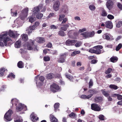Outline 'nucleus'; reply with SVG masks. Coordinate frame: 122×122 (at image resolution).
Wrapping results in <instances>:
<instances>
[{"instance_id": "nucleus-1", "label": "nucleus", "mask_w": 122, "mask_h": 122, "mask_svg": "<svg viewBox=\"0 0 122 122\" xmlns=\"http://www.w3.org/2000/svg\"><path fill=\"white\" fill-rule=\"evenodd\" d=\"M8 34L10 36L13 38L16 37L19 35L17 32L13 31L10 30L8 33L7 32H3L0 35V46L3 47L4 45L6 46L11 43L12 41L8 36Z\"/></svg>"}, {"instance_id": "nucleus-2", "label": "nucleus", "mask_w": 122, "mask_h": 122, "mask_svg": "<svg viewBox=\"0 0 122 122\" xmlns=\"http://www.w3.org/2000/svg\"><path fill=\"white\" fill-rule=\"evenodd\" d=\"M28 11V8L27 7L26 8L21 11L20 17L18 18L14 21V23L16 25L15 27H18V26L22 25L23 23L22 20L27 16Z\"/></svg>"}, {"instance_id": "nucleus-3", "label": "nucleus", "mask_w": 122, "mask_h": 122, "mask_svg": "<svg viewBox=\"0 0 122 122\" xmlns=\"http://www.w3.org/2000/svg\"><path fill=\"white\" fill-rule=\"evenodd\" d=\"M11 102L13 106L14 105L15 106L17 105L16 108V110L17 112L20 111L22 109L24 111H25L27 109L26 106L19 103L18 100L15 98L12 99Z\"/></svg>"}, {"instance_id": "nucleus-4", "label": "nucleus", "mask_w": 122, "mask_h": 122, "mask_svg": "<svg viewBox=\"0 0 122 122\" xmlns=\"http://www.w3.org/2000/svg\"><path fill=\"white\" fill-rule=\"evenodd\" d=\"M43 6L42 4H41L39 5L38 6L36 7L33 8L32 11L34 15L40 13L41 10V12H44L45 11L46 8L45 6L43 7Z\"/></svg>"}, {"instance_id": "nucleus-5", "label": "nucleus", "mask_w": 122, "mask_h": 122, "mask_svg": "<svg viewBox=\"0 0 122 122\" xmlns=\"http://www.w3.org/2000/svg\"><path fill=\"white\" fill-rule=\"evenodd\" d=\"M13 113L12 110L9 109L4 115V119L6 122L10 121L11 120V115Z\"/></svg>"}, {"instance_id": "nucleus-6", "label": "nucleus", "mask_w": 122, "mask_h": 122, "mask_svg": "<svg viewBox=\"0 0 122 122\" xmlns=\"http://www.w3.org/2000/svg\"><path fill=\"white\" fill-rule=\"evenodd\" d=\"M29 41L30 43L27 45L28 49L29 50H33L34 51H38L37 49V47L34 45V41L32 40H30Z\"/></svg>"}, {"instance_id": "nucleus-7", "label": "nucleus", "mask_w": 122, "mask_h": 122, "mask_svg": "<svg viewBox=\"0 0 122 122\" xmlns=\"http://www.w3.org/2000/svg\"><path fill=\"white\" fill-rule=\"evenodd\" d=\"M39 78V75L35 77V80L36 81V83L37 86H40L42 85L43 81L44 80V77L42 76H40L39 78V80L38 79Z\"/></svg>"}, {"instance_id": "nucleus-8", "label": "nucleus", "mask_w": 122, "mask_h": 122, "mask_svg": "<svg viewBox=\"0 0 122 122\" xmlns=\"http://www.w3.org/2000/svg\"><path fill=\"white\" fill-rule=\"evenodd\" d=\"M50 88L51 91L54 92L60 90V88L58 85L54 83L51 85Z\"/></svg>"}, {"instance_id": "nucleus-9", "label": "nucleus", "mask_w": 122, "mask_h": 122, "mask_svg": "<svg viewBox=\"0 0 122 122\" xmlns=\"http://www.w3.org/2000/svg\"><path fill=\"white\" fill-rule=\"evenodd\" d=\"M67 55V53H65L60 54V58L58 59V61L59 62L63 63L65 61V58Z\"/></svg>"}, {"instance_id": "nucleus-10", "label": "nucleus", "mask_w": 122, "mask_h": 122, "mask_svg": "<svg viewBox=\"0 0 122 122\" xmlns=\"http://www.w3.org/2000/svg\"><path fill=\"white\" fill-rule=\"evenodd\" d=\"M103 38L107 40L112 41L114 38L113 36L110 34L109 33H106L103 36Z\"/></svg>"}, {"instance_id": "nucleus-11", "label": "nucleus", "mask_w": 122, "mask_h": 122, "mask_svg": "<svg viewBox=\"0 0 122 122\" xmlns=\"http://www.w3.org/2000/svg\"><path fill=\"white\" fill-rule=\"evenodd\" d=\"M95 51V53L99 54L101 53V49L103 48L102 46L101 45H98L94 47Z\"/></svg>"}, {"instance_id": "nucleus-12", "label": "nucleus", "mask_w": 122, "mask_h": 122, "mask_svg": "<svg viewBox=\"0 0 122 122\" xmlns=\"http://www.w3.org/2000/svg\"><path fill=\"white\" fill-rule=\"evenodd\" d=\"M92 109L95 111H99L101 110V108L97 104L93 103L91 105Z\"/></svg>"}, {"instance_id": "nucleus-13", "label": "nucleus", "mask_w": 122, "mask_h": 122, "mask_svg": "<svg viewBox=\"0 0 122 122\" xmlns=\"http://www.w3.org/2000/svg\"><path fill=\"white\" fill-rule=\"evenodd\" d=\"M60 4L58 1H55L53 5V8L54 9L55 11L58 10L59 9Z\"/></svg>"}, {"instance_id": "nucleus-14", "label": "nucleus", "mask_w": 122, "mask_h": 122, "mask_svg": "<svg viewBox=\"0 0 122 122\" xmlns=\"http://www.w3.org/2000/svg\"><path fill=\"white\" fill-rule=\"evenodd\" d=\"M75 40H68L66 42V44L68 46L74 45L76 42Z\"/></svg>"}, {"instance_id": "nucleus-15", "label": "nucleus", "mask_w": 122, "mask_h": 122, "mask_svg": "<svg viewBox=\"0 0 122 122\" xmlns=\"http://www.w3.org/2000/svg\"><path fill=\"white\" fill-rule=\"evenodd\" d=\"M113 5V2L112 1H107L106 4L107 7L109 10H110L112 7Z\"/></svg>"}, {"instance_id": "nucleus-16", "label": "nucleus", "mask_w": 122, "mask_h": 122, "mask_svg": "<svg viewBox=\"0 0 122 122\" xmlns=\"http://www.w3.org/2000/svg\"><path fill=\"white\" fill-rule=\"evenodd\" d=\"M35 41L38 43H41L45 42L44 38L42 37H38L36 39Z\"/></svg>"}, {"instance_id": "nucleus-17", "label": "nucleus", "mask_w": 122, "mask_h": 122, "mask_svg": "<svg viewBox=\"0 0 122 122\" xmlns=\"http://www.w3.org/2000/svg\"><path fill=\"white\" fill-rule=\"evenodd\" d=\"M30 117L31 120L33 122H35L37 121L38 119V117H37L36 115L32 113L30 115Z\"/></svg>"}, {"instance_id": "nucleus-18", "label": "nucleus", "mask_w": 122, "mask_h": 122, "mask_svg": "<svg viewBox=\"0 0 122 122\" xmlns=\"http://www.w3.org/2000/svg\"><path fill=\"white\" fill-rule=\"evenodd\" d=\"M106 26L107 28L111 29L113 28V25L112 22L110 21H106L105 23Z\"/></svg>"}, {"instance_id": "nucleus-19", "label": "nucleus", "mask_w": 122, "mask_h": 122, "mask_svg": "<svg viewBox=\"0 0 122 122\" xmlns=\"http://www.w3.org/2000/svg\"><path fill=\"white\" fill-rule=\"evenodd\" d=\"M21 45V42L20 40H19L17 41L15 44V47L17 48H19L20 47Z\"/></svg>"}, {"instance_id": "nucleus-20", "label": "nucleus", "mask_w": 122, "mask_h": 122, "mask_svg": "<svg viewBox=\"0 0 122 122\" xmlns=\"http://www.w3.org/2000/svg\"><path fill=\"white\" fill-rule=\"evenodd\" d=\"M92 96V94H91L88 96H86L85 95H81L80 97L82 99H88L90 98Z\"/></svg>"}, {"instance_id": "nucleus-21", "label": "nucleus", "mask_w": 122, "mask_h": 122, "mask_svg": "<svg viewBox=\"0 0 122 122\" xmlns=\"http://www.w3.org/2000/svg\"><path fill=\"white\" fill-rule=\"evenodd\" d=\"M107 13L105 10L104 9H102V10L101 13V15L102 17H105L107 16Z\"/></svg>"}, {"instance_id": "nucleus-22", "label": "nucleus", "mask_w": 122, "mask_h": 122, "mask_svg": "<svg viewBox=\"0 0 122 122\" xmlns=\"http://www.w3.org/2000/svg\"><path fill=\"white\" fill-rule=\"evenodd\" d=\"M63 27H61L60 28L61 30L64 31H66L67 29V28H68L69 25H68L66 24L64 25H62Z\"/></svg>"}, {"instance_id": "nucleus-23", "label": "nucleus", "mask_w": 122, "mask_h": 122, "mask_svg": "<svg viewBox=\"0 0 122 122\" xmlns=\"http://www.w3.org/2000/svg\"><path fill=\"white\" fill-rule=\"evenodd\" d=\"M82 37L84 38H89L88 32H86L82 33L81 34Z\"/></svg>"}, {"instance_id": "nucleus-24", "label": "nucleus", "mask_w": 122, "mask_h": 122, "mask_svg": "<svg viewBox=\"0 0 122 122\" xmlns=\"http://www.w3.org/2000/svg\"><path fill=\"white\" fill-rule=\"evenodd\" d=\"M24 64L21 61H19L17 63V66L20 68H22L24 67Z\"/></svg>"}, {"instance_id": "nucleus-25", "label": "nucleus", "mask_w": 122, "mask_h": 122, "mask_svg": "<svg viewBox=\"0 0 122 122\" xmlns=\"http://www.w3.org/2000/svg\"><path fill=\"white\" fill-rule=\"evenodd\" d=\"M21 37L22 40L25 41H26L28 39V36L26 34H22L21 35Z\"/></svg>"}, {"instance_id": "nucleus-26", "label": "nucleus", "mask_w": 122, "mask_h": 122, "mask_svg": "<svg viewBox=\"0 0 122 122\" xmlns=\"http://www.w3.org/2000/svg\"><path fill=\"white\" fill-rule=\"evenodd\" d=\"M118 60V58L116 57L112 56L110 58V60L111 62H115Z\"/></svg>"}, {"instance_id": "nucleus-27", "label": "nucleus", "mask_w": 122, "mask_h": 122, "mask_svg": "<svg viewBox=\"0 0 122 122\" xmlns=\"http://www.w3.org/2000/svg\"><path fill=\"white\" fill-rule=\"evenodd\" d=\"M74 32V30H69L68 32V36L70 38H72V36L73 35V32Z\"/></svg>"}, {"instance_id": "nucleus-28", "label": "nucleus", "mask_w": 122, "mask_h": 122, "mask_svg": "<svg viewBox=\"0 0 122 122\" xmlns=\"http://www.w3.org/2000/svg\"><path fill=\"white\" fill-rule=\"evenodd\" d=\"M35 20L36 18L35 17H34L33 16H31L30 17L29 21L31 23H32L35 21Z\"/></svg>"}, {"instance_id": "nucleus-29", "label": "nucleus", "mask_w": 122, "mask_h": 122, "mask_svg": "<svg viewBox=\"0 0 122 122\" xmlns=\"http://www.w3.org/2000/svg\"><path fill=\"white\" fill-rule=\"evenodd\" d=\"M36 16V18L38 19H41L43 16V14L41 13H39L37 14L34 15Z\"/></svg>"}, {"instance_id": "nucleus-30", "label": "nucleus", "mask_w": 122, "mask_h": 122, "mask_svg": "<svg viewBox=\"0 0 122 122\" xmlns=\"http://www.w3.org/2000/svg\"><path fill=\"white\" fill-rule=\"evenodd\" d=\"M6 70V69L4 68H2L0 69V76H3L4 72Z\"/></svg>"}, {"instance_id": "nucleus-31", "label": "nucleus", "mask_w": 122, "mask_h": 122, "mask_svg": "<svg viewBox=\"0 0 122 122\" xmlns=\"http://www.w3.org/2000/svg\"><path fill=\"white\" fill-rule=\"evenodd\" d=\"M65 75L66 77L68 78L71 81H73L74 78L72 76H69L67 73H66Z\"/></svg>"}, {"instance_id": "nucleus-32", "label": "nucleus", "mask_w": 122, "mask_h": 122, "mask_svg": "<svg viewBox=\"0 0 122 122\" xmlns=\"http://www.w3.org/2000/svg\"><path fill=\"white\" fill-rule=\"evenodd\" d=\"M109 87L111 89H113L114 90H116L118 88V87L117 86L112 84L110 85Z\"/></svg>"}, {"instance_id": "nucleus-33", "label": "nucleus", "mask_w": 122, "mask_h": 122, "mask_svg": "<svg viewBox=\"0 0 122 122\" xmlns=\"http://www.w3.org/2000/svg\"><path fill=\"white\" fill-rule=\"evenodd\" d=\"M58 34L59 35L62 36H64L66 35L64 32L61 30L59 31Z\"/></svg>"}, {"instance_id": "nucleus-34", "label": "nucleus", "mask_w": 122, "mask_h": 122, "mask_svg": "<svg viewBox=\"0 0 122 122\" xmlns=\"http://www.w3.org/2000/svg\"><path fill=\"white\" fill-rule=\"evenodd\" d=\"M101 91L102 92V94L105 97H108L109 96V94L105 91V89L102 90Z\"/></svg>"}, {"instance_id": "nucleus-35", "label": "nucleus", "mask_w": 122, "mask_h": 122, "mask_svg": "<svg viewBox=\"0 0 122 122\" xmlns=\"http://www.w3.org/2000/svg\"><path fill=\"white\" fill-rule=\"evenodd\" d=\"M102 98L101 97H96L95 99V101L96 102H98L102 101Z\"/></svg>"}, {"instance_id": "nucleus-36", "label": "nucleus", "mask_w": 122, "mask_h": 122, "mask_svg": "<svg viewBox=\"0 0 122 122\" xmlns=\"http://www.w3.org/2000/svg\"><path fill=\"white\" fill-rule=\"evenodd\" d=\"M78 35V33L77 32L75 31L74 30L73 35L72 36V38L74 39H76L77 38L76 37Z\"/></svg>"}, {"instance_id": "nucleus-37", "label": "nucleus", "mask_w": 122, "mask_h": 122, "mask_svg": "<svg viewBox=\"0 0 122 122\" xmlns=\"http://www.w3.org/2000/svg\"><path fill=\"white\" fill-rule=\"evenodd\" d=\"M116 96H117V98L118 100H121L122 99V95L118 94H114L113 95V97H115Z\"/></svg>"}, {"instance_id": "nucleus-38", "label": "nucleus", "mask_w": 122, "mask_h": 122, "mask_svg": "<svg viewBox=\"0 0 122 122\" xmlns=\"http://www.w3.org/2000/svg\"><path fill=\"white\" fill-rule=\"evenodd\" d=\"M50 118L52 120L51 122H58V120L54 116H51L50 117Z\"/></svg>"}, {"instance_id": "nucleus-39", "label": "nucleus", "mask_w": 122, "mask_h": 122, "mask_svg": "<svg viewBox=\"0 0 122 122\" xmlns=\"http://www.w3.org/2000/svg\"><path fill=\"white\" fill-rule=\"evenodd\" d=\"M88 34L89 38V37H93L95 34V32L93 31H92L91 32H88Z\"/></svg>"}, {"instance_id": "nucleus-40", "label": "nucleus", "mask_w": 122, "mask_h": 122, "mask_svg": "<svg viewBox=\"0 0 122 122\" xmlns=\"http://www.w3.org/2000/svg\"><path fill=\"white\" fill-rule=\"evenodd\" d=\"M46 76L47 79H50L53 78V75L52 73H49Z\"/></svg>"}, {"instance_id": "nucleus-41", "label": "nucleus", "mask_w": 122, "mask_h": 122, "mask_svg": "<svg viewBox=\"0 0 122 122\" xmlns=\"http://www.w3.org/2000/svg\"><path fill=\"white\" fill-rule=\"evenodd\" d=\"M65 15L63 14H61L59 16V20L60 21H61L64 18Z\"/></svg>"}, {"instance_id": "nucleus-42", "label": "nucleus", "mask_w": 122, "mask_h": 122, "mask_svg": "<svg viewBox=\"0 0 122 122\" xmlns=\"http://www.w3.org/2000/svg\"><path fill=\"white\" fill-rule=\"evenodd\" d=\"M89 9L92 11H94L96 9L95 7L93 5H90L89 6Z\"/></svg>"}, {"instance_id": "nucleus-43", "label": "nucleus", "mask_w": 122, "mask_h": 122, "mask_svg": "<svg viewBox=\"0 0 122 122\" xmlns=\"http://www.w3.org/2000/svg\"><path fill=\"white\" fill-rule=\"evenodd\" d=\"M80 52V51H75L73 52L71 54V56H75L77 54H79Z\"/></svg>"}, {"instance_id": "nucleus-44", "label": "nucleus", "mask_w": 122, "mask_h": 122, "mask_svg": "<svg viewBox=\"0 0 122 122\" xmlns=\"http://www.w3.org/2000/svg\"><path fill=\"white\" fill-rule=\"evenodd\" d=\"M60 104L58 103H55L54 105V107L55 108V110H56L59 107Z\"/></svg>"}, {"instance_id": "nucleus-45", "label": "nucleus", "mask_w": 122, "mask_h": 122, "mask_svg": "<svg viewBox=\"0 0 122 122\" xmlns=\"http://www.w3.org/2000/svg\"><path fill=\"white\" fill-rule=\"evenodd\" d=\"M122 25V21H119L116 24V27L118 28L120 27Z\"/></svg>"}, {"instance_id": "nucleus-46", "label": "nucleus", "mask_w": 122, "mask_h": 122, "mask_svg": "<svg viewBox=\"0 0 122 122\" xmlns=\"http://www.w3.org/2000/svg\"><path fill=\"white\" fill-rule=\"evenodd\" d=\"M15 75L12 73L10 74L7 76L8 77L10 78L11 79H12V77L14 78H15Z\"/></svg>"}, {"instance_id": "nucleus-47", "label": "nucleus", "mask_w": 122, "mask_h": 122, "mask_svg": "<svg viewBox=\"0 0 122 122\" xmlns=\"http://www.w3.org/2000/svg\"><path fill=\"white\" fill-rule=\"evenodd\" d=\"M122 46V44L121 43H120L118 46H117L116 50L117 51H118L119 49L121 48Z\"/></svg>"}, {"instance_id": "nucleus-48", "label": "nucleus", "mask_w": 122, "mask_h": 122, "mask_svg": "<svg viewBox=\"0 0 122 122\" xmlns=\"http://www.w3.org/2000/svg\"><path fill=\"white\" fill-rule=\"evenodd\" d=\"M12 9L11 10V15L12 16H16L17 15V11L15 12H12Z\"/></svg>"}, {"instance_id": "nucleus-49", "label": "nucleus", "mask_w": 122, "mask_h": 122, "mask_svg": "<svg viewBox=\"0 0 122 122\" xmlns=\"http://www.w3.org/2000/svg\"><path fill=\"white\" fill-rule=\"evenodd\" d=\"M112 71V69L110 68H109L107 70L105 71V73L108 74L110 73Z\"/></svg>"}, {"instance_id": "nucleus-50", "label": "nucleus", "mask_w": 122, "mask_h": 122, "mask_svg": "<svg viewBox=\"0 0 122 122\" xmlns=\"http://www.w3.org/2000/svg\"><path fill=\"white\" fill-rule=\"evenodd\" d=\"M82 44L81 42V41H78L75 44V46L76 47H78L80 46Z\"/></svg>"}, {"instance_id": "nucleus-51", "label": "nucleus", "mask_w": 122, "mask_h": 122, "mask_svg": "<svg viewBox=\"0 0 122 122\" xmlns=\"http://www.w3.org/2000/svg\"><path fill=\"white\" fill-rule=\"evenodd\" d=\"M98 117L99 119L101 120H104V116L102 115L101 114Z\"/></svg>"}, {"instance_id": "nucleus-52", "label": "nucleus", "mask_w": 122, "mask_h": 122, "mask_svg": "<svg viewBox=\"0 0 122 122\" xmlns=\"http://www.w3.org/2000/svg\"><path fill=\"white\" fill-rule=\"evenodd\" d=\"M89 92L90 93H91V94L92 95L93 94H96L97 93V92L94 90H90L89 91Z\"/></svg>"}, {"instance_id": "nucleus-53", "label": "nucleus", "mask_w": 122, "mask_h": 122, "mask_svg": "<svg viewBox=\"0 0 122 122\" xmlns=\"http://www.w3.org/2000/svg\"><path fill=\"white\" fill-rule=\"evenodd\" d=\"M14 121L15 122H22L23 121V120L22 118L20 117L19 118V119L15 120H14Z\"/></svg>"}, {"instance_id": "nucleus-54", "label": "nucleus", "mask_w": 122, "mask_h": 122, "mask_svg": "<svg viewBox=\"0 0 122 122\" xmlns=\"http://www.w3.org/2000/svg\"><path fill=\"white\" fill-rule=\"evenodd\" d=\"M50 57L48 56H45L44 57V60L45 61H49L50 60Z\"/></svg>"}, {"instance_id": "nucleus-55", "label": "nucleus", "mask_w": 122, "mask_h": 122, "mask_svg": "<svg viewBox=\"0 0 122 122\" xmlns=\"http://www.w3.org/2000/svg\"><path fill=\"white\" fill-rule=\"evenodd\" d=\"M40 24V22L38 21H36L33 25L35 26V27L36 28Z\"/></svg>"}, {"instance_id": "nucleus-56", "label": "nucleus", "mask_w": 122, "mask_h": 122, "mask_svg": "<svg viewBox=\"0 0 122 122\" xmlns=\"http://www.w3.org/2000/svg\"><path fill=\"white\" fill-rule=\"evenodd\" d=\"M63 12L65 13H67L68 11V9L67 6H65L63 9Z\"/></svg>"}, {"instance_id": "nucleus-57", "label": "nucleus", "mask_w": 122, "mask_h": 122, "mask_svg": "<svg viewBox=\"0 0 122 122\" xmlns=\"http://www.w3.org/2000/svg\"><path fill=\"white\" fill-rule=\"evenodd\" d=\"M86 28H84L82 29H80L78 31L79 33H81L82 32L86 31Z\"/></svg>"}, {"instance_id": "nucleus-58", "label": "nucleus", "mask_w": 122, "mask_h": 122, "mask_svg": "<svg viewBox=\"0 0 122 122\" xmlns=\"http://www.w3.org/2000/svg\"><path fill=\"white\" fill-rule=\"evenodd\" d=\"M107 18L110 19H112L114 18V16L111 15H108L107 16Z\"/></svg>"}, {"instance_id": "nucleus-59", "label": "nucleus", "mask_w": 122, "mask_h": 122, "mask_svg": "<svg viewBox=\"0 0 122 122\" xmlns=\"http://www.w3.org/2000/svg\"><path fill=\"white\" fill-rule=\"evenodd\" d=\"M75 114L73 112H71L70 114L69 115L70 117H71V118H74L75 116Z\"/></svg>"}, {"instance_id": "nucleus-60", "label": "nucleus", "mask_w": 122, "mask_h": 122, "mask_svg": "<svg viewBox=\"0 0 122 122\" xmlns=\"http://www.w3.org/2000/svg\"><path fill=\"white\" fill-rule=\"evenodd\" d=\"M89 51L91 53H95V51L94 47L93 48H91L90 49Z\"/></svg>"}, {"instance_id": "nucleus-61", "label": "nucleus", "mask_w": 122, "mask_h": 122, "mask_svg": "<svg viewBox=\"0 0 122 122\" xmlns=\"http://www.w3.org/2000/svg\"><path fill=\"white\" fill-rule=\"evenodd\" d=\"M51 2V0H45V3L46 5H49Z\"/></svg>"}, {"instance_id": "nucleus-62", "label": "nucleus", "mask_w": 122, "mask_h": 122, "mask_svg": "<svg viewBox=\"0 0 122 122\" xmlns=\"http://www.w3.org/2000/svg\"><path fill=\"white\" fill-rule=\"evenodd\" d=\"M51 28L52 29H56L57 28V27L56 26L54 25H52L50 26Z\"/></svg>"}, {"instance_id": "nucleus-63", "label": "nucleus", "mask_w": 122, "mask_h": 122, "mask_svg": "<svg viewBox=\"0 0 122 122\" xmlns=\"http://www.w3.org/2000/svg\"><path fill=\"white\" fill-rule=\"evenodd\" d=\"M36 28L34 25L30 26L29 29L31 30H33L35 29Z\"/></svg>"}, {"instance_id": "nucleus-64", "label": "nucleus", "mask_w": 122, "mask_h": 122, "mask_svg": "<svg viewBox=\"0 0 122 122\" xmlns=\"http://www.w3.org/2000/svg\"><path fill=\"white\" fill-rule=\"evenodd\" d=\"M117 6L121 10H122V5L120 3H118L117 4Z\"/></svg>"}]
</instances>
